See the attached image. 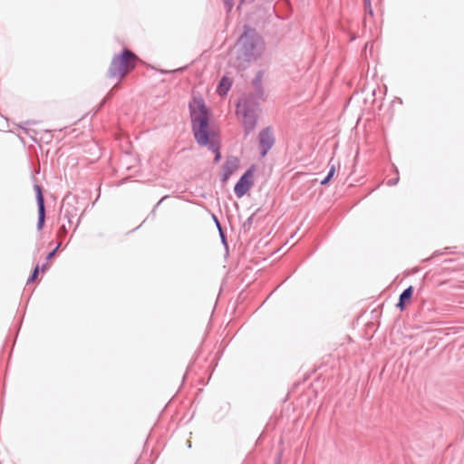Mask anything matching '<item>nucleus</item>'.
I'll return each instance as SVG.
<instances>
[{
	"mask_svg": "<svg viewBox=\"0 0 464 464\" xmlns=\"http://www.w3.org/2000/svg\"><path fill=\"white\" fill-rule=\"evenodd\" d=\"M224 4L228 11L233 7V0H224Z\"/></svg>",
	"mask_w": 464,
	"mask_h": 464,
	"instance_id": "13",
	"label": "nucleus"
},
{
	"mask_svg": "<svg viewBox=\"0 0 464 464\" xmlns=\"http://www.w3.org/2000/svg\"><path fill=\"white\" fill-rule=\"evenodd\" d=\"M46 266H43L42 270L44 271L46 269Z\"/></svg>",
	"mask_w": 464,
	"mask_h": 464,
	"instance_id": "16",
	"label": "nucleus"
},
{
	"mask_svg": "<svg viewBox=\"0 0 464 464\" xmlns=\"http://www.w3.org/2000/svg\"><path fill=\"white\" fill-rule=\"evenodd\" d=\"M263 51V43L254 30L247 29L231 50L230 55L241 66L244 63L256 60Z\"/></svg>",
	"mask_w": 464,
	"mask_h": 464,
	"instance_id": "2",
	"label": "nucleus"
},
{
	"mask_svg": "<svg viewBox=\"0 0 464 464\" xmlns=\"http://www.w3.org/2000/svg\"><path fill=\"white\" fill-rule=\"evenodd\" d=\"M412 293H413V287L409 286L401 295L399 304H397L398 307L401 309V311H403L405 305L411 302Z\"/></svg>",
	"mask_w": 464,
	"mask_h": 464,
	"instance_id": "8",
	"label": "nucleus"
},
{
	"mask_svg": "<svg viewBox=\"0 0 464 464\" xmlns=\"http://www.w3.org/2000/svg\"><path fill=\"white\" fill-rule=\"evenodd\" d=\"M193 131L197 141L201 145L210 144L216 152L215 160L218 161L220 153L215 144L214 135L208 131V110L202 98L193 96L189 103Z\"/></svg>",
	"mask_w": 464,
	"mask_h": 464,
	"instance_id": "1",
	"label": "nucleus"
},
{
	"mask_svg": "<svg viewBox=\"0 0 464 464\" xmlns=\"http://www.w3.org/2000/svg\"><path fill=\"white\" fill-rule=\"evenodd\" d=\"M253 185V173L247 170L235 186V193L237 198H242Z\"/></svg>",
	"mask_w": 464,
	"mask_h": 464,
	"instance_id": "5",
	"label": "nucleus"
},
{
	"mask_svg": "<svg viewBox=\"0 0 464 464\" xmlns=\"http://www.w3.org/2000/svg\"><path fill=\"white\" fill-rule=\"evenodd\" d=\"M235 169V167L231 164H229L228 162H227L224 166V175H223V178H222V181L223 182H226L228 179H229V176L233 173Z\"/></svg>",
	"mask_w": 464,
	"mask_h": 464,
	"instance_id": "10",
	"label": "nucleus"
},
{
	"mask_svg": "<svg viewBox=\"0 0 464 464\" xmlns=\"http://www.w3.org/2000/svg\"><path fill=\"white\" fill-rule=\"evenodd\" d=\"M137 60V56L129 50H125L121 55H115L108 71L109 77L122 79L135 68Z\"/></svg>",
	"mask_w": 464,
	"mask_h": 464,
	"instance_id": "3",
	"label": "nucleus"
},
{
	"mask_svg": "<svg viewBox=\"0 0 464 464\" xmlns=\"http://www.w3.org/2000/svg\"><path fill=\"white\" fill-rule=\"evenodd\" d=\"M55 250H53L52 252H50L47 256V259H51L53 257V256L55 255Z\"/></svg>",
	"mask_w": 464,
	"mask_h": 464,
	"instance_id": "14",
	"label": "nucleus"
},
{
	"mask_svg": "<svg viewBox=\"0 0 464 464\" xmlns=\"http://www.w3.org/2000/svg\"><path fill=\"white\" fill-rule=\"evenodd\" d=\"M275 143V137L270 128L263 130L259 133V145L261 148V155L265 157L268 150L273 147Z\"/></svg>",
	"mask_w": 464,
	"mask_h": 464,
	"instance_id": "6",
	"label": "nucleus"
},
{
	"mask_svg": "<svg viewBox=\"0 0 464 464\" xmlns=\"http://www.w3.org/2000/svg\"><path fill=\"white\" fill-rule=\"evenodd\" d=\"M335 171H336V168H335V166H334V165H332V166H331V169H330V170H329V172H328V175L326 176V178H325L324 179H323V180L321 181V184H322V185H326V184H328V182H329V181L331 180V179L334 177V175Z\"/></svg>",
	"mask_w": 464,
	"mask_h": 464,
	"instance_id": "11",
	"label": "nucleus"
},
{
	"mask_svg": "<svg viewBox=\"0 0 464 464\" xmlns=\"http://www.w3.org/2000/svg\"><path fill=\"white\" fill-rule=\"evenodd\" d=\"M38 273H39V266H36L35 268L34 269V272H33L31 277L28 279V283L34 281L37 277Z\"/></svg>",
	"mask_w": 464,
	"mask_h": 464,
	"instance_id": "12",
	"label": "nucleus"
},
{
	"mask_svg": "<svg viewBox=\"0 0 464 464\" xmlns=\"http://www.w3.org/2000/svg\"><path fill=\"white\" fill-rule=\"evenodd\" d=\"M34 190L36 192V199L38 204V229H42L45 218L44 200L42 188L39 185H34Z\"/></svg>",
	"mask_w": 464,
	"mask_h": 464,
	"instance_id": "7",
	"label": "nucleus"
},
{
	"mask_svg": "<svg viewBox=\"0 0 464 464\" xmlns=\"http://www.w3.org/2000/svg\"><path fill=\"white\" fill-rule=\"evenodd\" d=\"M232 86V80L228 77H223L218 86L217 92L219 95L224 96L227 93Z\"/></svg>",
	"mask_w": 464,
	"mask_h": 464,
	"instance_id": "9",
	"label": "nucleus"
},
{
	"mask_svg": "<svg viewBox=\"0 0 464 464\" xmlns=\"http://www.w3.org/2000/svg\"><path fill=\"white\" fill-rule=\"evenodd\" d=\"M237 113L242 117L246 131L249 132L253 130L256 124L257 111L251 107L246 102H244L237 104Z\"/></svg>",
	"mask_w": 464,
	"mask_h": 464,
	"instance_id": "4",
	"label": "nucleus"
},
{
	"mask_svg": "<svg viewBox=\"0 0 464 464\" xmlns=\"http://www.w3.org/2000/svg\"><path fill=\"white\" fill-rule=\"evenodd\" d=\"M61 244H58V246L53 249L55 250V252L58 250V248L60 247Z\"/></svg>",
	"mask_w": 464,
	"mask_h": 464,
	"instance_id": "15",
	"label": "nucleus"
}]
</instances>
